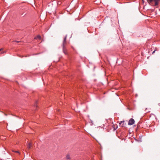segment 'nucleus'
Segmentation results:
<instances>
[{"mask_svg":"<svg viewBox=\"0 0 160 160\" xmlns=\"http://www.w3.org/2000/svg\"><path fill=\"white\" fill-rule=\"evenodd\" d=\"M34 106H36V104H35V105H34ZM36 107H37V106H36Z\"/></svg>","mask_w":160,"mask_h":160,"instance_id":"obj_15","label":"nucleus"},{"mask_svg":"<svg viewBox=\"0 0 160 160\" xmlns=\"http://www.w3.org/2000/svg\"><path fill=\"white\" fill-rule=\"evenodd\" d=\"M134 120L132 118H131L128 121V124L129 125H132L134 124Z\"/></svg>","mask_w":160,"mask_h":160,"instance_id":"obj_3","label":"nucleus"},{"mask_svg":"<svg viewBox=\"0 0 160 160\" xmlns=\"http://www.w3.org/2000/svg\"><path fill=\"white\" fill-rule=\"evenodd\" d=\"M158 105H159V106H160V103H159L158 104Z\"/></svg>","mask_w":160,"mask_h":160,"instance_id":"obj_14","label":"nucleus"},{"mask_svg":"<svg viewBox=\"0 0 160 160\" xmlns=\"http://www.w3.org/2000/svg\"><path fill=\"white\" fill-rule=\"evenodd\" d=\"M2 50V48H1V49H0V54H2V53H3L4 52L3 51H1Z\"/></svg>","mask_w":160,"mask_h":160,"instance_id":"obj_10","label":"nucleus"},{"mask_svg":"<svg viewBox=\"0 0 160 160\" xmlns=\"http://www.w3.org/2000/svg\"><path fill=\"white\" fill-rule=\"evenodd\" d=\"M119 124L122 127H124L125 126V124L124 123V121H121L119 123Z\"/></svg>","mask_w":160,"mask_h":160,"instance_id":"obj_4","label":"nucleus"},{"mask_svg":"<svg viewBox=\"0 0 160 160\" xmlns=\"http://www.w3.org/2000/svg\"><path fill=\"white\" fill-rule=\"evenodd\" d=\"M155 50L154 51H153L152 52V54H154V53L155 52Z\"/></svg>","mask_w":160,"mask_h":160,"instance_id":"obj_12","label":"nucleus"},{"mask_svg":"<svg viewBox=\"0 0 160 160\" xmlns=\"http://www.w3.org/2000/svg\"><path fill=\"white\" fill-rule=\"evenodd\" d=\"M34 39H41V37L40 35H38L36 37H35L34 38Z\"/></svg>","mask_w":160,"mask_h":160,"instance_id":"obj_8","label":"nucleus"},{"mask_svg":"<svg viewBox=\"0 0 160 160\" xmlns=\"http://www.w3.org/2000/svg\"><path fill=\"white\" fill-rule=\"evenodd\" d=\"M148 3L152 6H158L160 3V0H147Z\"/></svg>","mask_w":160,"mask_h":160,"instance_id":"obj_1","label":"nucleus"},{"mask_svg":"<svg viewBox=\"0 0 160 160\" xmlns=\"http://www.w3.org/2000/svg\"><path fill=\"white\" fill-rule=\"evenodd\" d=\"M67 38V36H66L64 38L62 44V47H65V46L66 44Z\"/></svg>","mask_w":160,"mask_h":160,"instance_id":"obj_2","label":"nucleus"},{"mask_svg":"<svg viewBox=\"0 0 160 160\" xmlns=\"http://www.w3.org/2000/svg\"><path fill=\"white\" fill-rule=\"evenodd\" d=\"M66 158L67 159H69L70 158V156L68 154L66 156Z\"/></svg>","mask_w":160,"mask_h":160,"instance_id":"obj_9","label":"nucleus"},{"mask_svg":"<svg viewBox=\"0 0 160 160\" xmlns=\"http://www.w3.org/2000/svg\"><path fill=\"white\" fill-rule=\"evenodd\" d=\"M60 2H58V4H60Z\"/></svg>","mask_w":160,"mask_h":160,"instance_id":"obj_13","label":"nucleus"},{"mask_svg":"<svg viewBox=\"0 0 160 160\" xmlns=\"http://www.w3.org/2000/svg\"><path fill=\"white\" fill-rule=\"evenodd\" d=\"M27 147L28 149H30L32 147V144L30 142H29L28 143Z\"/></svg>","mask_w":160,"mask_h":160,"instance_id":"obj_5","label":"nucleus"},{"mask_svg":"<svg viewBox=\"0 0 160 160\" xmlns=\"http://www.w3.org/2000/svg\"><path fill=\"white\" fill-rule=\"evenodd\" d=\"M63 47V52L66 54H67V49L65 48V47Z\"/></svg>","mask_w":160,"mask_h":160,"instance_id":"obj_6","label":"nucleus"},{"mask_svg":"<svg viewBox=\"0 0 160 160\" xmlns=\"http://www.w3.org/2000/svg\"><path fill=\"white\" fill-rule=\"evenodd\" d=\"M151 109L150 108H146L145 111L146 113H148L150 112Z\"/></svg>","mask_w":160,"mask_h":160,"instance_id":"obj_7","label":"nucleus"},{"mask_svg":"<svg viewBox=\"0 0 160 160\" xmlns=\"http://www.w3.org/2000/svg\"><path fill=\"white\" fill-rule=\"evenodd\" d=\"M13 152H17V153H19V154H20V153L19 152V151H13Z\"/></svg>","mask_w":160,"mask_h":160,"instance_id":"obj_11","label":"nucleus"}]
</instances>
